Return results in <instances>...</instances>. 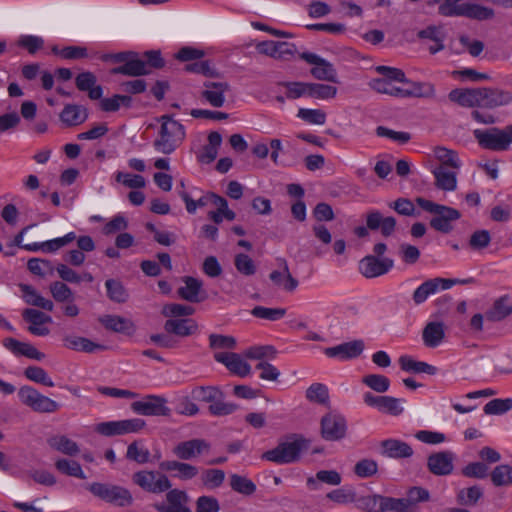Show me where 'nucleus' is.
Segmentation results:
<instances>
[{"label":"nucleus","mask_w":512,"mask_h":512,"mask_svg":"<svg viewBox=\"0 0 512 512\" xmlns=\"http://www.w3.org/2000/svg\"><path fill=\"white\" fill-rule=\"evenodd\" d=\"M394 267V260L388 257L378 258L367 255L359 261V272L365 278H376L387 274Z\"/></svg>","instance_id":"9d476101"},{"label":"nucleus","mask_w":512,"mask_h":512,"mask_svg":"<svg viewBox=\"0 0 512 512\" xmlns=\"http://www.w3.org/2000/svg\"><path fill=\"white\" fill-rule=\"evenodd\" d=\"M480 87L478 88H456L449 92L448 98L451 102L462 107H480Z\"/></svg>","instance_id":"412c9836"},{"label":"nucleus","mask_w":512,"mask_h":512,"mask_svg":"<svg viewBox=\"0 0 512 512\" xmlns=\"http://www.w3.org/2000/svg\"><path fill=\"white\" fill-rule=\"evenodd\" d=\"M105 287L107 289V296L111 301L125 303L128 300L129 294L119 280L108 279L105 282Z\"/></svg>","instance_id":"ea45409f"},{"label":"nucleus","mask_w":512,"mask_h":512,"mask_svg":"<svg viewBox=\"0 0 512 512\" xmlns=\"http://www.w3.org/2000/svg\"><path fill=\"white\" fill-rule=\"evenodd\" d=\"M161 123L158 137L154 140L155 150L162 154L173 153L185 138L184 126L176 121L172 115H162L158 118Z\"/></svg>","instance_id":"f03ea898"},{"label":"nucleus","mask_w":512,"mask_h":512,"mask_svg":"<svg viewBox=\"0 0 512 512\" xmlns=\"http://www.w3.org/2000/svg\"><path fill=\"white\" fill-rule=\"evenodd\" d=\"M306 398L311 402H315L322 405H328V388L324 384L314 383L306 390Z\"/></svg>","instance_id":"09e8293b"},{"label":"nucleus","mask_w":512,"mask_h":512,"mask_svg":"<svg viewBox=\"0 0 512 512\" xmlns=\"http://www.w3.org/2000/svg\"><path fill=\"white\" fill-rule=\"evenodd\" d=\"M16 45L33 55L44 47V39L35 35H22L18 38Z\"/></svg>","instance_id":"680f3d73"},{"label":"nucleus","mask_w":512,"mask_h":512,"mask_svg":"<svg viewBox=\"0 0 512 512\" xmlns=\"http://www.w3.org/2000/svg\"><path fill=\"white\" fill-rule=\"evenodd\" d=\"M402 400L392 396H382L379 411L390 414L392 416H398L403 412L401 406Z\"/></svg>","instance_id":"774afa93"},{"label":"nucleus","mask_w":512,"mask_h":512,"mask_svg":"<svg viewBox=\"0 0 512 512\" xmlns=\"http://www.w3.org/2000/svg\"><path fill=\"white\" fill-rule=\"evenodd\" d=\"M357 507L364 512H382L383 495L369 494L357 498Z\"/></svg>","instance_id":"79ce46f5"},{"label":"nucleus","mask_w":512,"mask_h":512,"mask_svg":"<svg viewBox=\"0 0 512 512\" xmlns=\"http://www.w3.org/2000/svg\"><path fill=\"white\" fill-rule=\"evenodd\" d=\"M309 444L310 441L303 435L290 434L275 448L264 452L261 458L280 465L295 463L300 460L302 452L309 448Z\"/></svg>","instance_id":"f257e3e1"},{"label":"nucleus","mask_w":512,"mask_h":512,"mask_svg":"<svg viewBox=\"0 0 512 512\" xmlns=\"http://www.w3.org/2000/svg\"><path fill=\"white\" fill-rule=\"evenodd\" d=\"M495 15V12L492 8L481 6L478 4H468L466 3L465 9H463L462 16L475 19L478 21L489 20L492 19Z\"/></svg>","instance_id":"c03bdc74"},{"label":"nucleus","mask_w":512,"mask_h":512,"mask_svg":"<svg viewBox=\"0 0 512 512\" xmlns=\"http://www.w3.org/2000/svg\"><path fill=\"white\" fill-rule=\"evenodd\" d=\"M353 471L360 478H369L377 474L378 463L373 459L364 458L355 464Z\"/></svg>","instance_id":"bf43d9fd"},{"label":"nucleus","mask_w":512,"mask_h":512,"mask_svg":"<svg viewBox=\"0 0 512 512\" xmlns=\"http://www.w3.org/2000/svg\"><path fill=\"white\" fill-rule=\"evenodd\" d=\"M297 116L309 124L323 125L326 122L327 115L321 109L300 108Z\"/></svg>","instance_id":"0e129e2a"},{"label":"nucleus","mask_w":512,"mask_h":512,"mask_svg":"<svg viewBox=\"0 0 512 512\" xmlns=\"http://www.w3.org/2000/svg\"><path fill=\"white\" fill-rule=\"evenodd\" d=\"M166 399L161 396L148 395L140 401L131 404V409L144 416H168L170 409L166 406Z\"/></svg>","instance_id":"9b49d317"},{"label":"nucleus","mask_w":512,"mask_h":512,"mask_svg":"<svg viewBox=\"0 0 512 512\" xmlns=\"http://www.w3.org/2000/svg\"><path fill=\"white\" fill-rule=\"evenodd\" d=\"M49 289L56 302L65 303L74 300L72 290L62 281L52 282Z\"/></svg>","instance_id":"13d9d810"},{"label":"nucleus","mask_w":512,"mask_h":512,"mask_svg":"<svg viewBox=\"0 0 512 512\" xmlns=\"http://www.w3.org/2000/svg\"><path fill=\"white\" fill-rule=\"evenodd\" d=\"M300 58L308 64L314 65L310 70L311 75L320 81L338 83L337 71L332 63L315 53L303 52Z\"/></svg>","instance_id":"6e6552de"},{"label":"nucleus","mask_w":512,"mask_h":512,"mask_svg":"<svg viewBox=\"0 0 512 512\" xmlns=\"http://www.w3.org/2000/svg\"><path fill=\"white\" fill-rule=\"evenodd\" d=\"M133 482L149 493L159 494L168 491L172 484L168 477L155 471H138L132 476Z\"/></svg>","instance_id":"423d86ee"},{"label":"nucleus","mask_w":512,"mask_h":512,"mask_svg":"<svg viewBox=\"0 0 512 512\" xmlns=\"http://www.w3.org/2000/svg\"><path fill=\"white\" fill-rule=\"evenodd\" d=\"M206 88L202 91L201 96L207 100L213 107L219 108L224 105V93L230 90L227 82H204Z\"/></svg>","instance_id":"4be33fe9"},{"label":"nucleus","mask_w":512,"mask_h":512,"mask_svg":"<svg viewBox=\"0 0 512 512\" xmlns=\"http://www.w3.org/2000/svg\"><path fill=\"white\" fill-rule=\"evenodd\" d=\"M434 156L441 162L440 166L450 167L453 169H458L460 167L457 153L453 150L438 146L434 149Z\"/></svg>","instance_id":"3c124183"},{"label":"nucleus","mask_w":512,"mask_h":512,"mask_svg":"<svg viewBox=\"0 0 512 512\" xmlns=\"http://www.w3.org/2000/svg\"><path fill=\"white\" fill-rule=\"evenodd\" d=\"M224 480L225 472L221 469H206L202 471L200 476L202 485L208 489H216L220 487Z\"/></svg>","instance_id":"a18cd8bd"},{"label":"nucleus","mask_w":512,"mask_h":512,"mask_svg":"<svg viewBox=\"0 0 512 512\" xmlns=\"http://www.w3.org/2000/svg\"><path fill=\"white\" fill-rule=\"evenodd\" d=\"M474 137L479 145L492 151H505L509 148V139L506 129L491 128L488 130H474Z\"/></svg>","instance_id":"1a4fd4ad"},{"label":"nucleus","mask_w":512,"mask_h":512,"mask_svg":"<svg viewBox=\"0 0 512 512\" xmlns=\"http://www.w3.org/2000/svg\"><path fill=\"white\" fill-rule=\"evenodd\" d=\"M454 454L450 451L433 453L427 458L428 470L436 476H446L453 472Z\"/></svg>","instance_id":"2eb2a0df"},{"label":"nucleus","mask_w":512,"mask_h":512,"mask_svg":"<svg viewBox=\"0 0 512 512\" xmlns=\"http://www.w3.org/2000/svg\"><path fill=\"white\" fill-rule=\"evenodd\" d=\"M409 97L433 98L435 97V86L429 82H412V89L409 90Z\"/></svg>","instance_id":"338daca9"},{"label":"nucleus","mask_w":512,"mask_h":512,"mask_svg":"<svg viewBox=\"0 0 512 512\" xmlns=\"http://www.w3.org/2000/svg\"><path fill=\"white\" fill-rule=\"evenodd\" d=\"M160 468L165 471H175L176 473L174 476L181 480L193 479L199 473L198 467L176 460L163 461L160 463Z\"/></svg>","instance_id":"cd10ccee"},{"label":"nucleus","mask_w":512,"mask_h":512,"mask_svg":"<svg viewBox=\"0 0 512 512\" xmlns=\"http://www.w3.org/2000/svg\"><path fill=\"white\" fill-rule=\"evenodd\" d=\"M111 73L130 77H138L149 74L150 70L147 69V63L144 60L139 59L138 53H136V56L130 57V60H128L125 64L113 68Z\"/></svg>","instance_id":"c85d7f7f"},{"label":"nucleus","mask_w":512,"mask_h":512,"mask_svg":"<svg viewBox=\"0 0 512 512\" xmlns=\"http://www.w3.org/2000/svg\"><path fill=\"white\" fill-rule=\"evenodd\" d=\"M512 314V304L508 296L497 299L493 306L486 312V319L491 322L502 321Z\"/></svg>","instance_id":"72a5a7b5"},{"label":"nucleus","mask_w":512,"mask_h":512,"mask_svg":"<svg viewBox=\"0 0 512 512\" xmlns=\"http://www.w3.org/2000/svg\"><path fill=\"white\" fill-rule=\"evenodd\" d=\"M231 488L243 495H252L256 491V485L247 477L232 474L230 477Z\"/></svg>","instance_id":"8fccbe9b"},{"label":"nucleus","mask_w":512,"mask_h":512,"mask_svg":"<svg viewBox=\"0 0 512 512\" xmlns=\"http://www.w3.org/2000/svg\"><path fill=\"white\" fill-rule=\"evenodd\" d=\"M64 345L66 348L83 351L86 353H93L96 350H105L106 346L98 343H94L85 337H77V336H65L63 338Z\"/></svg>","instance_id":"473e14b6"},{"label":"nucleus","mask_w":512,"mask_h":512,"mask_svg":"<svg viewBox=\"0 0 512 512\" xmlns=\"http://www.w3.org/2000/svg\"><path fill=\"white\" fill-rule=\"evenodd\" d=\"M480 108L495 109L512 102V92L496 87H480Z\"/></svg>","instance_id":"ddd939ff"},{"label":"nucleus","mask_w":512,"mask_h":512,"mask_svg":"<svg viewBox=\"0 0 512 512\" xmlns=\"http://www.w3.org/2000/svg\"><path fill=\"white\" fill-rule=\"evenodd\" d=\"M195 309L192 306L171 303L162 308V315L170 319H179V317L188 318L194 314Z\"/></svg>","instance_id":"de8ad7c7"},{"label":"nucleus","mask_w":512,"mask_h":512,"mask_svg":"<svg viewBox=\"0 0 512 512\" xmlns=\"http://www.w3.org/2000/svg\"><path fill=\"white\" fill-rule=\"evenodd\" d=\"M251 313L253 316H255L257 318L266 319V320H270V321H276L278 319H281L286 314V309L255 306L252 309Z\"/></svg>","instance_id":"69168bd1"},{"label":"nucleus","mask_w":512,"mask_h":512,"mask_svg":"<svg viewBox=\"0 0 512 512\" xmlns=\"http://www.w3.org/2000/svg\"><path fill=\"white\" fill-rule=\"evenodd\" d=\"M47 444L53 450L68 456H75L80 452L78 444L65 435H54L47 439Z\"/></svg>","instance_id":"2f4dec72"},{"label":"nucleus","mask_w":512,"mask_h":512,"mask_svg":"<svg viewBox=\"0 0 512 512\" xmlns=\"http://www.w3.org/2000/svg\"><path fill=\"white\" fill-rule=\"evenodd\" d=\"M445 338V325L441 321L428 322L422 330V340L426 347L435 348Z\"/></svg>","instance_id":"a878e982"},{"label":"nucleus","mask_w":512,"mask_h":512,"mask_svg":"<svg viewBox=\"0 0 512 512\" xmlns=\"http://www.w3.org/2000/svg\"><path fill=\"white\" fill-rule=\"evenodd\" d=\"M490 477L496 487L509 486L512 484V466L508 464L498 465L492 470Z\"/></svg>","instance_id":"37998d69"},{"label":"nucleus","mask_w":512,"mask_h":512,"mask_svg":"<svg viewBox=\"0 0 512 512\" xmlns=\"http://www.w3.org/2000/svg\"><path fill=\"white\" fill-rule=\"evenodd\" d=\"M448 168L439 166L433 170L435 186L443 191H454L457 187L456 172L450 171Z\"/></svg>","instance_id":"c756f323"},{"label":"nucleus","mask_w":512,"mask_h":512,"mask_svg":"<svg viewBox=\"0 0 512 512\" xmlns=\"http://www.w3.org/2000/svg\"><path fill=\"white\" fill-rule=\"evenodd\" d=\"M362 383L377 393H384L390 387V380L381 374H368L362 378Z\"/></svg>","instance_id":"864d4df0"},{"label":"nucleus","mask_w":512,"mask_h":512,"mask_svg":"<svg viewBox=\"0 0 512 512\" xmlns=\"http://www.w3.org/2000/svg\"><path fill=\"white\" fill-rule=\"evenodd\" d=\"M192 398L212 404L223 396V392L216 386H198L191 392Z\"/></svg>","instance_id":"4c0bfd02"},{"label":"nucleus","mask_w":512,"mask_h":512,"mask_svg":"<svg viewBox=\"0 0 512 512\" xmlns=\"http://www.w3.org/2000/svg\"><path fill=\"white\" fill-rule=\"evenodd\" d=\"M307 88V96L318 100L333 99L338 91L335 86L322 83H308Z\"/></svg>","instance_id":"e433bc0d"},{"label":"nucleus","mask_w":512,"mask_h":512,"mask_svg":"<svg viewBox=\"0 0 512 512\" xmlns=\"http://www.w3.org/2000/svg\"><path fill=\"white\" fill-rule=\"evenodd\" d=\"M381 454L395 459L409 458L413 455L412 447L398 439H387L380 443Z\"/></svg>","instance_id":"b1692460"},{"label":"nucleus","mask_w":512,"mask_h":512,"mask_svg":"<svg viewBox=\"0 0 512 512\" xmlns=\"http://www.w3.org/2000/svg\"><path fill=\"white\" fill-rule=\"evenodd\" d=\"M234 265L236 270L244 276H252L256 273V265L247 254H237L234 258Z\"/></svg>","instance_id":"052dcab7"},{"label":"nucleus","mask_w":512,"mask_h":512,"mask_svg":"<svg viewBox=\"0 0 512 512\" xmlns=\"http://www.w3.org/2000/svg\"><path fill=\"white\" fill-rule=\"evenodd\" d=\"M482 497V488L478 485H474L459 490L457 493V502L463 506H475Z\"/></svg>","instance_id":"a19ab883"},{"label":"nucleus","mask_w":512,"mask_h":512,"mask_svg":"<svg viewBox=\"0 0 512 512\" xmlns=\"http://www.w3.org/2000/svg\"><path fill=\"white\" fill-rule=\"evenodd\" d=\"M55 467L62 474L76 477L79 479L86 478V476L81 468V465L74 460L59 459L55 462Z\"/></svg>","instance_id":"49530a36"},{"label":"nucleus","mask_w":512,"mask_h":512,"mask_svg":"<svg viewBox=\"0 0 512 512\" xmlns=\"http://www.w3.org/2000/svg\"><path fill=\"white\" fill-rule=\"evenodd\" d=\"M364 350V342L362 340H353L342 343L334 347L325 349L328 357H339L342 360H348L358 357Z\"/></svg>","instance_id":"6ab92c4d"},{"label":"nucleus","mask_w":512,"mask_h":512,"mask_svg":"<svg viewBox=\"0 0 512 512\" xmlns=\"http://www.w3.org/2000/svg\"><path fill=\"white\" fill-rule=\"evenodd\" d=\"M24 375L27 379L35 383L42 384L47 387L54 386V382L51 380V378L48 376V374L42 367L28 366L24 370Z\"/></svg>","instance_id":"6e6d98bb"},{"label":"nucleus","mask_w":512,"mask_h":512,"mask_svg":"<svg viewBox=\"0 0 512 512\" xmlns=\"http://www.w3.org/2000/svg\"><path fill=\"white\" fill-rule=\"evenodd\" d=\"M417 36L420 39H428L433 40V44L428 46V50L431 54H436L437 52L444 49V39L445 35L441 31V29L435 26H428L427 28L420 30L417 33Z\"/></svg>","instance_id":"c9c22d12"},{"label":"nucleus","mask_w":512,"mask_h":512,"mask_svg":"<svg viewBox=\"0 0 512 512\" xmlns=\"http://www.w3.org/2000/svg\"><path fill=\"white\" fill-rule=\"evenodd\" d=\"M86 488L100 500L119 507H127L133 503V497L130 491L122 486L93 482L88 484Z\"/></svg>","instance_id":"20e7f679"},{"label":"nucleus","mask_w":512,"mask_h":512,"mask_svg":"<svg viewBox=\"0 0 512 512\" xmlns=\"http://www.w3.org/2000/svg\"><path fill=\"white\" fill-rule=\"evenodd\" d=\"M429 491L422 487H412L410 488L406 496L403 497L405 504L407 505V509L412 512H418L417 504L420 502H425L429 500Z\"/></svg>","instance_id":"58836bf2"},{"label":"nucleus","mask_w":512,"mask_h":512,"mask_svg":"<svg viewBox=\"0 0 512 512\" xmlns=\"http://www.w3.org/2000/svg\"><path fill=\"white\" fill-rule=\"evenodd\" d=\"M99 321L106 329L116 333L131 336L136 331V325L132 320L119 315H104Z\"/></svg>","instance_id":"5701e85b"},{"label":"nucleus","mask_w":512,"mask_h":512,"mask_svg":"<svg viewBox=\"0 0 512 512\" xmlns=\"http://www.w3.org/2000/svg\"><path fill=\"white\" fill-rule=\"evenodd\" d=\"M24 301L31 306H36L47 311H53L54 303L42 297L35 288L27 284L19 285Z\"/></svg>","instance_id":"7c9ffc66"},{"label":"nucleus","mask_w":512,"mask_h":512,"mask_svg":"<svg viewBox=\"0 0 512 512\" xmlns=\"http://www.w3.org/2000/svg\"><path fill=\"white\" fill-rule=\"evenodd\" d=\"M346 419L337 413H327L320 421V435L326 441H340L346 437Z\"/></svg>","instance_id":"0eeeda50"},{"label":"nucleus","mask_w":512,"mask_h":512,"mask_svg":"<svg viewBox=\"0 0 512 512\" xmlns=\"http://www.w3.org/2000/svg\"><path fill=\"white\" fill-rule=\"evenodd\" d=\"M437 279H430L422 283L413 293V301L416 305H420L426 299L437 292Z\"/></svg>","instance_id":"4d7b16f0"},{"label":"nucleus","mask_w":512,"mask_h":512,"mask_svg":"<svg viewBox=\"0 0 512 512\" xmlns=\"http://www.w3.org/2000/svg\"><path fill=\"white\" fill-rule=\"evenodd\" d=\"M166 500V504L155 505L158 512H192L189 507L190 498L183 490L169 489L166 494Z\"/></svg>","instance_id":"4468645a"},{"label":"nucleus","mask_w":512,"mask_h":512,"mask_svg":"<svg viewBox=\"0 0 512 512\" xmlns=\"http://www.w3.org/2000/svg\"><path fill=\"white\" fill-rule=\"evenodd\" d=\"M185 70L187 72L201 74L210 78L221 77L220 72L211 65V61L209 60L187 64L185 66Z\"/></svg>","instance_id":"5fc2aeb1"},{"label":"nucleus","mask_w":512,"mask_h":512,"mask_svg":"<svg viewBox=\"0 0 512 512\" xmlns=\"http://www.w3.org/2000/svg\"><path fill=\"white\" fill-rule=\"evenodd\" d=\"M214 358L217 362L224 364L230 372L240 377L248 376L251 372L250 365L237 353H215Z\"/></svg>","instance_id":"dca6fc26"},{"label":"nucleus","mask_w":512,"mask_h":512,"mask_svg":"<svg viewBox=\"0 0 512 512\" xmlns=\"http://www.w3.org/2000/svg\"><path fill=\"white\" fill-rule=\"evenodd\" d=\"M512 409V399H493L483 408L487 415H501Z\"/></svg>","instance_id":"e2e57ef3"},{"label":"nucleus","mask_w":512,"mask_h":512,"mask_svg":"<svg viewBox=\"0 0 512 512\" xmlns=\"http://www.w3.org/2000/svg\"><path fill=\"white\" fill-rule=\"evenodd\" d=\"M164 330L174 337H188L198 331V324L191 318L168 319L164 323Z\"/></svg>","instance_id":"a211bd4d"},{"label":"nucleus","mask_w":512,"mask_h":512,"mask_svg":"<svg viewBox=\"0 0 512 512\" xmlns=\"http://www.w3.org/2000/svg\"><path fill=\"white\" fill-rule=\"evenodd\" d=\"M3 346L16 355H23L27 358L41 361L45 354L29 343L18 341L14 338H5Z\"/></svg>","instance_id":"bb28decb"},{"label":"nucleus","mask_w":512,"mask_h":512,"mask_svg":"<svg viewBox=\"0 0 512 512\" xmlns=\"http://www.w3.org/2000/svg\"><path fill=\"white\" fill-rule=\"evenodd\" d=\"M211 449V444L202 438H193L187 441L179 442L173 448V454L183 460L187 461L198 457L202 454L208 453Z\"/></svg>","instance_id":"f8f14e48"},{"label":"nucleus","mask_w":512,"mask_h":512,"mask_svg":"<svg viewBox=\"0 0 512 512\" xmlns=\"http://www.w3.org/2000/svg\"><path fill=\"white\" fill-rule=\"evenodd\" d=\"M59 117L66 127H75L87 120L88 110L81 105L67 104L64 106Z\"/></svg>","instance_id":"393cba45"},{"label":"nucleus","mask_w":512,"mask_h":512,"mask_svg":"<svg viewBox=\"0 0 512 512\" xmlns=\"http://www.w3.org/2000/svg\"><path fill=\"white\" fill-rule=\"evenodd\" d=\"M366 225L370 230L380 229L384 237H390L396 228V219L392 216L383 217L378 210H371L366 215Z\"/></svg>","instance_id":"f3484780"},{"label":"nucleus","mask_w":512,"mask_h":512,"mask_svg":"<svg viewBox=\"0 0 512 512\" xmlns=\"http://www.w3.org/2000/svg\"><path fill=\"white\" fill-rule=\"evenodd\" d=\"M399 365L402 370L413 373H425L435 375L437 368L423 361L414 360L412 357L403 355L399 358Z\"/></svg>","instance_id":"f704fd0d"},{"label":"nucleus","mask_w":512,"mask_h":512,"mask_svg":"<svg viewBox=\"0 0 512 512\" xmlns=\"http://www.w3.org/2000/svg\"><path fill=\"white\" fill-rule=\"evenodd\" d=\"M416 203L424 211L433 215L429 224L438 232L450 233L453 230V222L461 218V213L455 208L437 204L422 197L416 198Z\"/></svg>","instance_id":"7ed1b4c3"},{"label":"nucleus","mask_w":512,"mask_h":512,"mask_svg":"<svg viewBox=\"0 0 512 512\" xmlns=\"http://www.w3.org/2000/svg\"><path fill=\"white\" fill-rule=\"evenodd\" d=\"M184 286L178 288L177 293L180 298L191 303H199L206 299L202 291V281L191 277H183Z\"/></svg>","instance_id":"aec40b11"},{"label":"nucleus","mask_w":512,"mask_h":512,"mask_svg":"<svg viewBox=\"0 0 512 512\" xmlns=\"http://www.w3.org/2000/svg\"><path fill=\"white\" fill-rule=\"evenodd\" d=\"M20 401L38 413H54L59 410L60 404L51 398L42 395L31 386H23L19 389Z\"/></svg>","instance_id":"39448f33"},{"label":"nucleus","mask_w":512,"mask_h":512,"mask_svg":"<svg viewBox=\"0 0 512 512\" xmlns=\"http://www.w3.org/2000/svg\"><path fill=\"white\" fill-rule=\"evenodd\" d=\"M439 3L438 12L442 16H462L466 3H460L462 0H436Z\"/></svg>","instance_id":"603ef678"}]
</instances>
